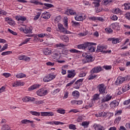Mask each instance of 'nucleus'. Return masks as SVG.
Here are the masks:
<instances>
[{
	"mask_svg": "<svg viewBox=\"0 0 130 130\" xmlns=\"http://www.w3.org/2000/svg\"><path fill=\"white\" fill-rule=\"evenodd\" d=\"M13 53L12 51H8L6 52H3L2 53L1 55H3L4 56L6 55H10V54H12Z\"/></svg>",
	"mask_w": 130,
	"mask_h": 130,
	"instance_id": "obj_33",
	"label": "nucleus"
},
{
	"mask_svg": "<svg viewBox=\"0 0 130 130\" xmlns=\"http://www.w3.org/2000/svg\"><path fill=\"white\" fill-rule=\"evenodd\" d=\"M23 102H29L30 101H35V98L30 96H25L22 98Z\"/></svg>",
	"mask_w": 130,
	"mask_h": 130,
	"instance_id": "obj_13",
	"label": "nucleus"
},
{
	"mask_svg": "<svg viewBox=\"0 0 130 130\" xmlns=\"http://www.w3.org/2000/svg\"><path fill=\"white\" fill-rule=\"evenodd\" d=\"M119 103L117 102V101H113L110 104V106L111 107H116V106H118Z\"/></svg>",
	"mask_w": 130,
	"mask_h": 130,
	"instance_id": "obj_24",
	"label": "nucleus"
},
{
	"mask_svg": "<svg viewBox=\"0 0 130 130\" xmlns=\"http://www.w3.org/2000/svg\"><path fill=\"white\" fill-rule=\"evenodd\" d=\"M8 49V44H5L3 47L1 48V50H0V52H2V51H4L6 50V49Z\"/></svg>",
	"mask_w": 130,
	"mask_h": 130,
	"instance_id": "obj_40",
	"label": "nucleus"
},
{
	"mask_svg": "<svg viewBox=\"0 0 130 130\" xmlns=\"http://www.w3.org/2000/svg\"><path fill=\"white\" fill-rule=\"evenodd\" d=\"M42 17L44 19H49V18H50V13L45 12L42 14Z\"/></svg>",
	"mask_w": 130,
	"mask_h": 130,
	"instance_id": "obj_17",
	"label": "nucleus"
},
{
	"mask_svg": "<svg viewBox=\"0 0 130 130\" xmlns=\"http://www.w3.org/2000/svg\"><path fill=\"white\" fill-rule=\"evenodd\" d=\"M122 92H126V91H128L127 85H124L122 88Z\"/></svg>",
	"mask_w": 130,
	"mask_h": 130,
	"instance_id": "obj_51",
	"label": "nucleus"
},
{
	"mask_svg": "<svg viewBox=\"0 0 130 130\" xmlns=\"http://www.w3.org/2000/svg\"><path fill=\"white\" fill-rule=\"evenodd\" d=\"M81 84H82V79H80L75 83L74 88L75 89H79L81 87Z\"/></svg>",
	"mask_w": 130,
	"mask_h": 130,
	"instance_id": "obj_15",
	"label": "nucleus"
},
{
	"mask_svg": "<svg viewBox=\"0 0 130 130\" xmlns=\"http://www.w3.org/2000/svg\"><path fill=\"white\" fill-rule=\"evenodd\" d=\"M75 19L76 21H82V15L76 14V16L75 17Z\"/></svg>",
	"mask_w": 130,
	"mask_h": 130,
	"instance_id": "obj_37",
	"label": "nucleus"
},
{
	"mask_svg": "<svg viewBox=\"0 0 130 130\" xmlns=\"http://www.w3.org/2000/svg\"><path fill=\"white\" fill-rule=\"evenodd\" d=\"M41 116H47V112H41Z\"/></svg>",
	"mask_w": 130,
	"mask_h": 130,
	"instance_id": "obj_62",
	"label": "nucleus"
},
{
	"mask_svg": "<svg viewBox=\"0 0 130 130\" xmlns=\"http://www.w3.org/2000/svg\"><path fill=\"white\" fill-rule=\"evenodd\" d=\"M96 45L94 43L85 42L82 44V49L84 50H88V52H95L96 48L93 45Z\"/></svg>",
	"mask_w": 130,
	"mask_h": 130,
	"instance_id": "obj_1",
	"label": "nucleus"
},
{
	"mask_svg": "<svg viewBox=\"0 0 130 130\" xmlns=\"http://www.w3.org/2000/svg\"><path fill=\"white\" fill-rule=\"evenodd\" d=\"M79 112V110L74 109L71 110L69 112V113H71L72 112H73V113H78V112Z\"/></svg>",
	"mask_w": 130,
	"mask_h": 130,
	"instance_id": "obj_50",
	"label": "nucleus"
},
{
	"mask_svg": "<svg viewBox=\"0 0 130 130\" xmlns=\"http://www.w3.org/2000/svg\"><path fill=\"white\" fill-rule=\"evenodd\" d=\"M102 71V68L100 66H98L96 67H94L93 68L91 71V74H94V73H100V72H101Z\"/></svg>",
	"mask_w": 130,
	"mask_h": 130,
	"instance_id": "obj_8",
	"label": "nucleus"
},
{
	"mask_svg": "<svg viewBox=\"0 0 130 130\" xmlns=\"http://www.w3.org/2000/svg\"><path fill=\"white\" fill-rule=\"evenodd\" d=\"M56 112L57 113H59L60 114H64V113H66V110L61 108H58L57 109Z\"/></svg>",
	"mask_w": 130,
	"mask_h": 130,
	"instance_id": "obj_30",
	"label": "nucleus"
},
{
	"mask_svg": "<svg viewBox=\"0 0 130 130\" xmlns=\"http://www.w3.org/2000/svg\"><path fill=\"white\" fill-rule=\"evenodd\" d=\"M43 52L45 55H50V54H51V50L48 48H46L44 49Z\"/></svg>",
	"mask_w": 130,
	"mask_h": 130,
	"instance_id": "obj_20",
	"label": "nucleus"
},
{
	"mask_svg": "<svg viewBox=\"0 0 130 130\" xmlns=\"http://www.w3.org/2000/svg\"><path fill=\"white\" fill-rule=\"evenodd\" d=\"M47 124H51L52 125H53V124H55V125H63L64 124V122H60V121H49L46 122Z\"/></svg>",
	"mask_w": 130,
	"mask_h": 130,
	"instance_id": "obj_7",
	"label": "nucleus"
},
{
	"mask_svg": "<svg viewBox=\"0 0 130 130\" xmlns=\"http://www.w3.org/2000/svg\"><path fill=\"white\" fill-rule=\"evenodd\" d=\"M121 119V117H118L116 118L115 120V123H119V122L120 121Z\"/></svg>",
	"mask_w": 130,
	"mask_h": 130,
	"instance_id": "obj_57",
	"label": "nucleus"
},
{
	"mask_svg": "<svg viewBox=\"0 0 130 130\" xmlns=\"http://www.w3.org/2000/svg\"><path fill=\"white\" fill-rule=\"evenodd\" d=\"M43 81L45 83H48V82H50V80H49V78L48 75H47L44 77Z\"/></svg>",
	"mask_w": 130,
	"mask_h": 130,
	"instance_id": "obj_47",
	"label": "nucleus"
},
{
	"mask_svg": "<svg viewBox=\"0 0 130 130\" xmlns=\"http://www.w3.org/2000/svg\"><path fill=\"white\" fill-rule=\"evenodd\" d=\"M41 15V12H38L37 13V15H36L34 17L35 21H37V20H38L39 19V17H40Z\"/></svg>",
	"mask_w": 130,
	"mask_h": 130,
	"instance_id": "obj_48",
	"label": "nucleus"
},
{
	"mask_svg": "<svg viewBox=\"0 0 130 130\" xmlns=\"http://www.w3.org/2000/svg\"><path fill=\"white\" fill-rule=\"evenodd\" d=\"M24 27H20L19 30L20 31H22L23 33L25 34H28V33H32V30H33V27L32 26H28L27 25H25Z\"/></svg>",
	"mask_w": 130,
	"mask_h": 130,
	"instance_id": "obj_4",
	"label": "nucleus"
},
{
	"mask_svg": "<svg viewBox=\"0 0 130 130\" xmlns=\"http://www.w3.org/2000/svg\"><path fill=\"white\" fill-rule=\"evenodd\" d=\"M99 96H100V94H98V93H96V94H95L94 95H93V100L95 101H97V100H99V99H100V98H99Z\"/></svg>",
	"mask_w": 130,
	"mask_h": 130,
	"instance_id": "obj_36",
	"label": "nucleus"
},
{
	"mask_svg": "<svg viewBox=\"0 0 130 130\" xmlns=\"http://www.w3.org/2000/svg\"><path fill=\"white\" fill-rule=\"evenodd\" d=\"M57 27L59 32H61V33H64L66 32V28L61 23H58Z\"/></svg>",
	"mask_w": 130,
	"mask_h": 130,
	"instance_id": "obj_12",
	"label": "nucleus"
},
{
	"mask_svg": "<svg viewBox=\"0 0 130 130\" xmlns=\"http://www.w3.org/2000/svg\"><path fill=\"white\" fill-rule=\"evenodd\" d=\"M48 94V90L45 89L44 88H41L37 91V94L40 97H43Z\"/></svg>",
	"mask_w": 130,
	"mask_h": 130,
	"instance_id": "obj_5",
	"label": "nucleus"
},
{
	"mask_svg": "<svg viewBox=\"0 0 130 130\" xmlns=\"http://www.w3.org/2000/svg\"><path fill=\"white\" fill-rule=\"evenodd\" d=\"M76 79L75 78V79L73 80L71 82L67 84L66 85V87H70V86H72V85H73V84H74V83L76 82Z\"/></svg>",
	"mask_w": 130,
	"mask_h": 130,
	"instance_id": "obj_49",
	"label": "nucleus"
},
{
	"mask_svg": "<svg viewBox=\"0 0 130 130\" xmlns=\"http://www.w3.org/2000/svg\"><path fill=\"white\" fill-rule=\"evenodd\" d=\"M46 36V34H40L37 35L39 38H43L45 37Z\"/></svg>",
	"mask_w": 130,
	"mask_h": 130,
	"instance_id": "obj_52",
	"label": "nucleus"
},
{
	"mask_svg": "<svg viewBox=\"0 0 130 130\" xmlns=\"http://www.w3.org/2000/svg\"><path fill=\"white\" fill-rule=\"evenodd\" d=\"M55 77H56V75L49 74L48 75V77L49 78V80L50 81H52L53 79H55Z\"/></svg>",
	"mask_w": 130,
	"mask_h": 130,
	"instance_id": "obj_34",
	"label": "nucleus"
},
{
	"mask_svg": "<svg viewBox=\"0 0 130 130\" xmlns=\"http://www.w3.org/2000/svg\"><path fill=\"white\" fill-rule=\"evenodd\" d=\"M29 113L32 115H35V116H40V112H38L37 111H30Z\"/></svg>",
	"mask_w": 130,
	"mask_h": 130,
	"instance_id": "obj_32",
	"label": "nucleus"
},
{
	"mask_svg": "<svg viewBox=\"0 0 130 130\" xmlns=\"http://www.w3.org/2000/svg\"><path fill=\"white\" fill-rule=\"evenodd\" d=\"M47 116H53L54 115V113L52 112H47Z\"/></svg>",
	"mask_w": 130,
	"mask_h": 130,
	"instance_id": "obj_61",
	"label": "nucleus"
},
{
	"mask_svg": "<svg viewBox=\"0 0 130 130\" xmlns=\"http://www.w3.org/2000/svg\"><path fill=\"white\" fill-rule=\"evenodd\" d=\"M112 0H103L102 3H103L105 6H107V5H108V4L112 3Z\"/></svg>",
	"mask_w": 130,
	"mask_h": 130,
	"instance_id": "obj_41",
	"label": "nucleus"
},
{
	"mask_svg": "<svg viewBox=\"0 0 130 130\" xmlns=\"http://www.w3.org/2000/svg\"><path fill=\"white\" fill-rule=\"evenodd\" d=\"M71 53H79L80 51L76 50V49H72L69 50Z\"/></svg>",
	"mask_w": 130,
	"mask_h": 130,
	"instance_id": "obj_42",
	"label": "nucleus"
},
{
	"mask_svg": "<svg viewBox=\"0 0 130 130\" xmlns=\"http://www.w3.org/2000/svg\"><path fill=\"white\" fill-rule=\"evenodd\" d=\"M25 85L24 82L16 81L13 83V87H19L20 86H24Z\"/></svg>",
	"mask_w": 130,
	"mask_h": 130,
	"instance_id": "obj_14",
	"label": "nucleus"
},
{
	"mask_svg": "<svg viewBox=\"0 0 130 130\" xmlns=\"http://www.w3.org/2000/svg\"><path fill=\"white\" fill-rule=\"evenodd\" d=\"M3 75L5 77V78H9V77H11V74L8 73H4Z\"/></svg>",
	"mask_w": 130,
	"mask_h": 130,
	"instance_id": "obj_60",
	"label": "nucleus"
},
{
	"mask_svg": "<svg viewBox=\"0 0 130 130\" xmlns=\"http://www.w3.org/2000/svg\"><path fill=\"white\" fill-rule=\"evenodd\" d=\"M21 122L23 124H29V123H33L34 121H31L28 119H23L21 121Z\"/></svg>",
	"mask_w": 130,
	"mask_h": 130,
	"instance_id": "obj_22",
	"label": "nucleus"
},
{
	"mask_svg": "<svg viewBox=\"0 0 130 130\" xmlns=\"http://www.w3.org/2000/svg\"><path fill=\"white\" fill-rule=\"evenodd\" d=\"M60 91V90L58 88L55 89L54 90H53L52 93L53 95H55V94H57V93H58L59 91Z\"/></svg>",
	"mask_w": 130,
	"mask_h": 130,
	"instance_id": "obj_55",
	"label": "nucleus"
},
{
	"mask_svg": "<svg viewBox=\"0 0 130 130\" xmlns=\"http://www.w3.org/2000/svg\"><path fill=\"white\" fill-rule=\"evenodd\" d=\"M109 41H112V43L113 44H116L117 43H119V42H121V39L118 38H110L108 39Z\"/></svg>",
	"mask_w": 130,
	"mask_h": 130,
	"instance_id": "obj_11",
	"label": "nucleus"
},
{
	"mask_svg": "<svg viewBox=\"0 0 130 130\" xmlns=\"http://www.w3.org/2000/svg\"><path fill=\"white\" fill-rule=\"evenodd\" d=\"M61 20V16H58L55 19V23H58Z\"/></svg>",
	"mask_w": 130,
	"mask_h": 130,
	"instance_id": "obj_45",
	"label": "nucleus"
},
{
	"mask_svg": "<svg viewBox=\"0 0 130 130\" xmlns=\"http://www.w3.org/2000/svg\"><path fill=\"white\" fill-rule=\"evenodd\" d=\"M8 23L10 25V26H15V21H14L12 19L10 21H8Z\"/></svg>",
	"mask_w": 130,
	"mask_h": 130,
	"instance_id": "obj_46",
	"label": "nucleus"
},
{
	"mask_svg": "<svg viewBox=\"0 0 130 130\" xmlns=\"http://www.w3.org/2000/svg\"><path fill=\"white\" fill-rule=\"evenodd\" d=\"M41 5L42 6H45V7H47V9H49L50 8H53V5L50 4H47V3H42Z\"/></svg>",
	"mask_w": 130,
	"mask_h": 130,
	"instance_id": "obj_31",
	"label": "nucleus"
},
{
	"mask_svg": "<svg viewBox=\"0 0 130 130\" xmlns=\"http://www.w3.org/2000/svg\"><path fill=\"white\" fill-rule=\"evenodd\" d=\"M2 130H11V128L9 125L5 124L3 125Z\"/></svg>",
	"mask_w": 130,
	"mask_h": 130,
	"instance_id": "obj_35",
	"label": "nucleus"
},
{
	"mask_svg": "<svg viewBox=\"0 0 130 130\" xmlns=\"http://www.w3.org/2000/svg\"><path fill=\"white\" fill-rule=\"evenodd\" d=\"M82 62L83 63H86L87 62H91L94 60L93 59V57L90 54L87 53H83L82 54Z\"/></svg>",
	"mask_w": 130,
	"mask_h": 130,
	"instance_id": "obj_2",
	"label": "nucleus"
},
{
	"mask_svg": "<svg viewBox=\"0 0 130 130\" xmlns=\"http://www.w3.org/2000/svg\"><path fill=\"white\" fill-rule=\"evenodd\" d=\"M111 99H112V96H110V94H107L105 97L101 100V103H104V102H107L111 100Z\"/></svg>",
	"mask_w": 130,
	"mask_h": 130,
	"instance_id": "obj_10",
	"label": "nucleus"
},
{
	"mask_svg": "<svg viewBox=\"0 0 130 130\" xmlns=\"http://www.w3.org/2000/svg\"><path fill=\"white\" fill-rule=\"evenodd\" d=\"M130 103V99L125 101L123 103L124 105H128Z\"/></svg>",
	"mask_w": 130,
	"mask_h": 130,
	"instance_id": "obj_64",
	"label": "nucleus"
},
{
	"mask_svg": "<svg viewBox=\"0 0 130 130\" xmlns=\"http://www.w3.org/2000/svg\"><path fill=\"white\" fill-rule=\"evenodd\" d=\"M89 124H90V122L89 121H83L82 122V126H83L84 128L89 127Z\"/></svg>",
	"mask_w": 130,
	"mask_h": 130,
	"instance_id": "obj_27",
	"label": "nucleus"
},
{
	"mask_svg": "<svg viewBox=\"0 0 130 130\" xmlns=\"http://www.w3.org/2000/svg\"><path fill=\"white\" fill-rule=\"evenodd\" d=\"M16 77L17 79H23V78L26 77V74H24L23 73H18L16 75Z\"/></svg>",
	"mask_w": 130,
	"mask_h": 130,
	"instance_id": "obj_28",
	"label": "nucleus"
},
{
	"mask_svg": "<svg viewBox=\"0 0 130 130\" xmlns=\"http://www.w3.org/2000/svg\"><path fill=\"white\" fill-rule=\"evenodd\" d=\"M69 97V91H66L64 93V96L63 97V99H67Z\"/></svg>",
	"mask_w": 130,
	"mask_h": 130,
	"instance_id": "obj_59",
	"label": "nucleus"
},
{
	"mask_svg": "<svg viewBox=\"0 0 130 130\" xmlns=\"http://www.w3.org/2000/svg\"><path fill=\"white\" fill-rule=\"evenodd\" d=\"M38 35H33L34 42H38L39 41V38H38Z\"/></svg>",
	"mask_w": 130,
	"mask_h": 130,
	"instance_id": "obj_39",
	"label": "nucleus"
},
{
	"mask_svg": "<svg viewBox=\"0 0 130 130\" xmlns=\"http://www.w3.org/2000/svg\"><path fill=\"white\" fill-rule=\"evenodd\" d=\"M124 6L125 7V8H124L125 10H129L130 9V4L129 3H125L124 4Z\"/></svg>",
	"mask_w": 130,
	"mask_h": 130,
	"instance_id": "obj_44",
	"label": "nucleus"
},
{
	"mask_svg": "<svg viewBox=\"0 0 130 130\" xmlns=\"http://www.w3.org/2000/svg\"><path fill=\"white\" fill-rule=\"evenodd\" d=\"M69 127L70 129H73V130L76 129V125L74 124H73L69 125Z\"/></svg>",
	"mask_w": 130,
	"mask_h": 130,
	"instance_id": "obj_54",
	"label": "nucleus"
},
{
	"mask_svg": "<svg viewBox=\"0 0 130 130\" xmlns=\"http://www.w3.org/2000/svg\"><path fill=\"white\" fill-rule=\"evenodd\" d=\"M95 125H96V127H98V130H105V128H104V127H103V126H102L101 125L99 124H94V126H95Z\"/></svg>",
	"mask_w": 130,
	"mask_h": 130,
	"instance_id": "obj_38",
	"label": "nucleus"
},
{
	"mask_svg": "<svg viewBox=\"0 0 130 130\" xmlns=\"http://www.w3.org/2000/svg\"><path fill=\"white\" fill-rule=\"evenodd\" d=\"M130 79V77L129 76H126L125 77H122L121 76H119L117 78L116 81L115 82V85H120V84H122L125 81H129Z\"/></svg>",
	"mask_w": 130,
	"mask_h": 130,
	"instance_id": "obj_3",
	"label": "nucleus"
},
{
	"mask_svg": "<svg viewBox=\"0 0 130 130\" xmlns=\"http://www.w3.org/2000/svg\"><path fill=\"white\" fill-rule=\"evenodd\" d=\"M31 39L30 38L26 39L24 41H23L22 43H21L19 44V46H22V45H24V44H27L29 41H30V40Z\"/></svg>",
	"mask_w": 130,
	"mask_h": 130,
	"instance_id": "obj_29",
	"label": "nucleus"
},
{
	"mask_svg": "<svg viewBox=\"0 0 130 130\" xmlns=\"http://www.w3.org/2000/svg\"><path fill=\"white\" fill-rule=\"evenodd\" d=\"M60 38L61 40H62L64 42H69V41H70V38L66 35L60 36Z\"/></svg>",
	"mask_w": 130,
	"mask_h": 130,
	"instance_id": "obj_18",
	"label": "nucleus"
},
{
	"mask_svg": "<svg viewBox=\"0 0 130 130\" xmlns=\"http://www.w3.org/2000/svg\"><path fill=\"white\" fill-rule=\"evenodd\" d=\"M96 77V75H93V74L91 73V75L89 76V78H88V80H93V79H95Z\"/></svg>",
	"mask_w": 130,
	"mask_h": 130,
	"instance_id": "obj_56",
	"label": "nucleus"
},
{
	"mask_svg": "<svg viewBox=\"0 0 130 130\" xmlns=\"http://www.w3.org/2000/svg\"><path fill=\"white\" fill-rule=\"evenodd\" d=\"M69 13L70 15H77V13H76V12H75V11L72 9H69Z\"/></svg>",
	"mask_w": 130,
	"mask_h": 130,
	"instance_id": "obj_58",
	"label": "nucleus"
},
{
	"mask_svg": "<svg viewBox=\"0 0 130 130\" xmlns=\"http://www.w3.org/2000/svg\"><path fill=\"white\" fill-rule=\"evenodd\" d=\"M104 49H106V48H105V47L100 45L98 46L96 51H98V52H104V51H104Z\"/></svg>",
	"mask_w": 130,
	"mask_h": 130,
	"instance_id": "obj_23",
	"label": "nucleus"
},
{
	"mask_svg": "<svg viewBox=\"0 0 130 130\" xmlns=\"http://www.w3.org/2000/svg\"><path fill=\"white\" fill-rule=\"evenodd\" d=\"M125 18L127 19V20H130V13H126L125 14Z\"/></svg>",
	"mask_w": 130,
	"mask_h": 130,
	"instance_id": "obj_63",
	"label": "nucleus"
},
{
	"mask_svg": "<svg viewBox=\"0 0 130 130\" xmlns=\"http://www.w3.org/2000/svg\"><path fill=\"white\" fill-rule=\"evenodd\" d=\"M41 85L40 84H34L28 88L29 91H32V90H35V89H37V88H39Z\"/></svg>",
	"mask_w": 130,
	"mask_h": 130,
	"instance_id": "obj_19",
	"label": "nucleus"
},
{
	"mask_svg": "<svg viewBox=\"0 0 130 130\" xmlns=\"http://www.w3.org/2000/svg\"><path fill=\"white\" fill-rule=\"evenodd\" d=\"M72 96H73L75 99H77V98H79L80 96V92L77 90L74 91L72 92Z\"/></svg>",
	"mask_w": 130,
	"mask_h": 130,
	"instance_id": "obj_25",
	"label": "nucleus"
},
{
	"mask_svg": "<svg viewBox=\"0 0 130 130\" xmlns=\"http://www.w3.org/2000/svg\"><path fill=\"white\" fill-rule=\"evenodd\" d=\"M56 47H57L58 48H61V47H64L65 45H63V44H57L56 45Z\"/></svg>",
	"mask_w": 130,
	"mask_h": 130,
	"instance_id": "obj_53",
	"label": "nucleus"
},
{
	"mask_svg": "<svg viewBox=\"0 0 130 130\" xmlns=\"http://www.w3.org/2000/svg\"><path fill=\"white\" fill-rule=\"evenodd\" d=\"M15 18L17 21H22V22H24L26 21V20H27V18L25 17L20 16V15L16 16Z\"/></svg>",
	"mask_w": 130,
	"mask_h": 130,
	"instance_id": "obj_16",
	"label": "nucleus"
},
{
	"mask_svg": "<svg viewBox=\"0 0 130 130\" xmlns=\"http://www.w3.org/2000/svg\"><path fill=\"white\" fill-rule=\"evenodd\" d=\"M91 1H94L92 3V5H93V7L94 8H98L100 6V0H91Z\"/></svg>",
	"mask_w": 130,
	"mask_h": 130,
	"instance_id": "obj_21",
	"label": "nucleus"
},
{
	"mask_svg": "<svg viewBox=\"0 0 130 130\" xmlns=\"http://www.w3.org/2000/svg\"><path fill=\"white\" fill-rule=\"evenodd\" d=\"M67 72L68 73L67 77L69 79L73 78L76 76V72H75V70H68Z\"/></svg>",
	"mask_w": 130,
	"mask_h": 130,
	"instance_id": "obj_9",
	"label": "nucleus"
},
{
	"mask_svg": "<svg viewBox=\"0 0 130 130\" xmlns=\"http://www.w3.org/2000/svg\"><path fill=\"white\" fill-rule=\"evenodd\" d=\"M63 25L65 29H69V23L68 21V18L65 17L63 20Z\"/></svg>",
	"mask_w": 130,
	"mask_h": 130,
	"instance_id": "obj_26",
	"label": "nucleus"
},
{
	"mask_svg": "<svg viewBox=\"0 0 130 130\" xmlns=\"http://www.w3.org/2000/svg\"><path fill=\"white\" fill-rule=\"evenodd\" d=\"M72 23L73 26H74L75 27H78L80 26V23L79 22L74 21V20L72 21Z\"/></svg>",
	"mask_w": 130,
	"mask_h": 130,
	"instance_id": "obj_43",
	"label": "nucleus"
},
{
	"mask_svg": "<svg viewBox=\"0 0 130 130\" xmlns=\"http://www.w3.org/2000/svg\"><path fill=\"white\" fill-rule=\"evenodd\" d=\"M100 94H102L104 95L105 94V91L106 90V87L104 84H99L98 86Z\"/></svg>",
	"mask_w": 130,
	"mask_h": 130,
	"instance_id": "obj_6",
	"label": "nucleus"
}]
</instances>
